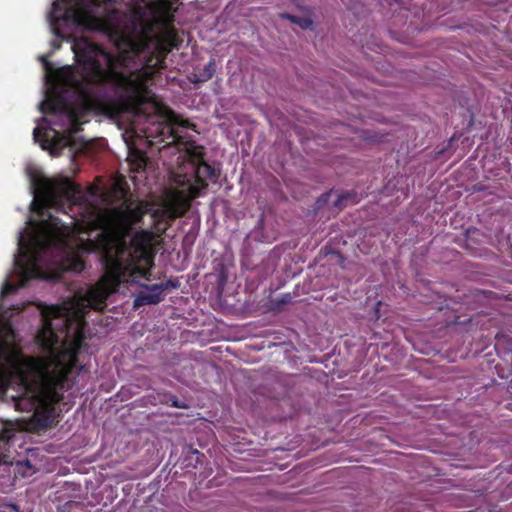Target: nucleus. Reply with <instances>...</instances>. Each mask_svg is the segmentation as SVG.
Instances as JSON below:
<instances>
[{"label": "nucleus", "instance_id": "dca6fc26", "mask_svg": "<svg viewBox=\"0 0 512 512\" xmlns=\"http://www.w3.org/2000/svg\"><path fill=\"white\" fill-rule=\"evenodd\" d=\"M41 61H42L43 66L46 71H48V72L52 71V69H53L52 64L44 56L41 57Z\"/></svg>", "mask_w": 512, "mask_h": 512}, {"label": "nucleus", "instance_id": "aec40b11", "mask_svg": "<svg viewBox=\"0 0 512 512\" xmlns=\"http://www.w3.org/2000/svg\"><path fill=\"white\" fill-rule=\"evenodd\" d=\"M23 242L22 236H20L19 243L21 244Z\"/></svg>", "mask_w": 512, "mask_h": 512}, {"label": "nucleus", "instance_id": "423d86ee", "mask_svg": "<svg viewBox=\"0 0 512 512\" xmlns=\"http://www.w3.org/2000/svg\"><path fill=\"white\" fill-rule=\"evenodd\" d=\"M39 189L42 191L48 201L54 203L60 199L74 202L82 193L79 185L64 177L59 180L43 179L39 183Z\"/></svg>", "mask_w": 512, "mask_h": 512}, {"label": "nucleus", "instance_id": "f8f14e48", "mask_svg": "<svg viewBox=\"0 0 512 512\" xmlns=\"http://www.w3.org/2000/svg\"><path fill=\"white\" fill-rule=\"evenodd\" d=\"M357 194L354 192H346L338 195L336 201L334 202V207L338 210H342L347 206L348 203L354 204L357 203Z\"/></svg>", "mask_w": 512, "mask_h": 512}, {"label": "nucleus", "instance_id": "7ed1b4c3", "mask_svg": "<svg viewBox=\"0 0 512 512\" xmlns=\"http://www.w3.org/2000/svg\"><path fill=\"white\" fill-rule=\"evenodd\" d=\"M163 118L150 119L145 136L151 146L163 144L159 148L160 159L170 171L173 182L182 188L180 193L186 192L190 201L199 197L209 182L218 181L220 170L205 161L204 147L184 132L189 127L187 120L178 122L175 116Z\"/></svg>", "mask_w": 512, "mask_h": 512}, {"label": "nucleus", "instance_id": "f03ea898", "mask_svg": "<svg viewBox=\"0 0 512 512\" xmlns=\"http://www.w3.org/2000/svg\"><path fill=\"white\" fill-rule=\"evenodd\" d=\"M189 199L180 192L172 194L167 204L151 213L155 231H137L129 243L123 238L133 221L131 215L119 208L99 212L88 224L89 230H100L94 239L85 240L81 249L98 253L104 274L84 295H74L62 304L37 305L40 320H86L91 311H101L108 297L120 291L122 284L149 280L154 266V242L189 209Z\"/></svg>", "mask_w": 512, "mask_h": 512}, {"label": "nucleus", "instance_id": "0eeeda50", "mask_svg": "<svg viewBox=\"0 0 512 512\" xmlns=\"http://www.w3.org/2000/svg\"><path fill=\"white\" fill-rule=\"evenodd\" d=\"M180 286L178 279H169L160 285H152L147 292L139 295L136 302L141 305L157 304L164 299L163 292L169 288L176 289Z\"/></svg>", "mask_w": 512, "mask_h": 512}, {"label": "nucleus", "instance_id": "1a4fd4ad", "mask_svg": "<svg viewBox=\"0 0 512 512\" xmlns=\"http://www.w3.org/2000/svg\"><path fill=\"white\" fill-rule=\"evenodd\" d=\"M216 72V61L211 58L205 67L193 74V83H204L210 80Z\"/></svg>", "mask_w": 512, "mask_h": 512}, {"label": "nucleus", "instance_id": "6e6552de", "mask_svg": "<svg viewBox=\"0 0 512 512\" xmlns=\"http://www.w3.org/2000/svg\"><path fill=\"white\" fill-rule=\"evenodd\" d=\"M171 6L172 4L170 0L152 1L148 4V8L151 11L155 21L163 23H168L173 20Z\"/></svg>", "mask_w": 512, "mask_h": 512}, {"label": "nucleus", "instance_id": "f3484780", "mask_svg": "<svg viewBox=\"0 0 512 512\" xmlns=\"http://www.w3.org/2000/svg\"><path fill=\"white\" fill-rule=\"evenodd\" d=\"M42 132H41V129L40 127H35L34 130H33V136H34V139L36 141L39 140L40 136H41Z\"/></svg>", "mask_w": 512, "mask_h": 512}, {"label": "nucleus", "instance_id": "39448f33", "mask_svg": "<svg viewBox=\"0 0 512 512\" xmlns=\"http://www.w3.org/2000/svg\"><path fill=\"white\" fill-rule=\"evenodd\" d=\"M113 0H64L55 1L50 12L51 22L59 20L87 29L95 28L99 19L94 15V9L108 5Z\"/></svg>", "mask_w": 512, "mask_h": 512}, {"label": "nucleus", "instance_id": "f257e3e1", "mask_svg": "<svg viewBox=\"0 0 512 512\" xmlns=\"http://www.w3.org/2000/svg\"><path fill=\"white\" fill-rule=\"evenodd\" d=\"M125 42L127 48L114 55L88 38L74 39L72 51L81 78L70 73L68 82L81 99L80 116L162 118V105L155 100L149 82L182 39L174 27L167 26L154 37H127Z\"/></svg>", "mask_w": 512, "mask_h": 512}, {"label": "nucleus", "instance_id": "2eb2a0df", "mask_svg": "<svg viewBox=\"0 0 512 512\" xmlns=\"http://www.w3.org/2000/svg\"><path fill=\"white\" fill-rule=\"evenodd\" d=\"M332 195V191L323 193L316 201V206L318 209L322 208L324 205H326L329 202V199Z\"/></svg>", "mask_w": 512, "mask_h": 512}, {"label": "nucleus", "instance_id": "9b49d317", "mask_svg": "<svg viewBox=\"0 0 512 512\" xmlns=\"http://www.w3.org/2000/svg\"><path fill=\"white\" fill-rule=\"evenodd\" d=\"M280 18L286 19L291 23H294L300 26L302 29H308L313 25V21L308 17H300L296 15H292L290 13H281Z\"/></svg>", "mask_w": 512, "mask_h": 512}, {"label": "nucleus", "instance_id": "9d476101", "mask_svg": "<svg viewBox=\"0 0 512 512\" xmlns=\"http://www.w3.org/2000/svg\"><path fill=\"white\" fill-rule=\"evenodd\" d=\"M292 295L290 293L282 294L275 298L269 299L268 309L272 312L278 313L284 311L286 307L292 303Z\"/></svg>", "mask_w": 512, "mask_h": 512}, {"label": "nucleus", "instance_id": "ddd939ff", "mask_svg": "<svg viewBox=\"0 0 512 512\" xmlns=\"http://www.w3.org/2000/svg\"><path fill=\"white\" fill-rule=\"evenodd\" d=\"M42 107L44 112L56 113L61 110V103L57 99H50L43 102Z\"/></svg>", "mask_w": 512, "mask_h": 512}, {"label": "nucleus", "instance_id": "20e7f679", "mask_svg": "<svg viewBox=\"0 0 512 512\" xmlns=\"http://www.w3.org/2000/svg\"><path fill=\"white\" fill-rule=\"evenodd\" d=\"M49 247L45 243H37L31 252L29 259L23 262L15 259L14 266L20 277L18 284H13L6 280L0 292V320H11V318L21 312L23 307L18 305H7L6 296L15 293L18 289L24 287L26 283L32 279L48 280L52 282H60L66 272L80 273L85 269V262L77 254H67L61 258L56 266L51 270H43L41 262L47 254Z\"/></svg>", "mask_w": 512, "mask_h": 512}, {"label": "nucleus", "instance_id": "a211bd4d", "mask_svg": "<svg viewBox=\"0 0 512 512\" xmlns=\"http://www.w3.org/2000/svg\"><path fill=\"white\" fill-rule=\"evenodd\" d=\"M135 12L136 14H138L140 18H142L143 15L145 14V11L141 7L137 8Z\"/></svg>", "mask_w": 512, "mask_h": 512}, {"label": "nucleus", "instance_id": "4468645a", "mask_svg": "<svg viewBox=\"0 0 512 512\" xmlns=\"http://www.w3.org/2000/svg\"><path fill=\"white\" fill-rule=\"evenodd\" d=\"M132 163L136 166V170L139 171L146 167L147 157L143 153L137 152L135 155V160H133Z\"/></svg>", "mask_w": 512, "mask_h": 512}, {"label": "nucleus", "instance_id": "6ab92c4d", "mask_svg": "<svg viewBox=\"0 0 512 512\" xmlns=\"http://www.w3.org/2000/svg\"><path fill=\"white\" fill-rule=\"evenodd\" d=\"M143 212L139 211L136 215L135 222H139L142 219Z\"/></svg>", "mask_w": 512, "mask_h": 512}]
</instances>
